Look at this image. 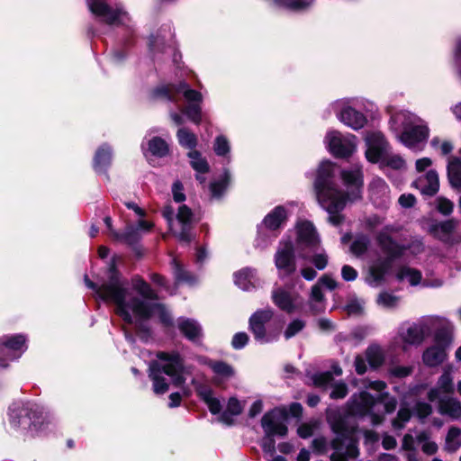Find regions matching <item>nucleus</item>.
Wrapping results in <instances>:
<instances>
[{
	"instance_id": "1",
	"label": "nucleus",
	"mask_w": 461,
	"mask_h": 461,
	"mask_svg": "<svg viewBox=\"0 0 461 461\" xmlns=\"http://www.w3.org/2000/svg\"><path fill=\"white\" fill-rule=\"evenodd\" d=\"M86 285L95 291L99 298L115 304V312L122 321L133 326L142 339L149 336V328L145 321L154 315H158L165 324L171 323L170 315L164 306L154 302L157 299L155 292L149 285L140 277L132 279L131 290L127 283L122 280L114 267L109 270V281L97 286L87 276H85Z\"/></svg>"
},
{
	"instance_id": "2",
	"label": "nucleus",
	"mask_w": 461,
	"mask_h": 461,
	"mask_svg": "<svg viewBox=\"0 0 461 461\" xmlns=\"http://www.w3.org/2000/svg\"><path fill=\"white\" fill-rule=\"evenodd\" d=\"M334 171L335 164L329 160H324L319 165L313 183L318 202H354L358 199L363 185L361 169L354 168L341 172L347 192L338 188L333 182Z\"/></svg>"
},
{
	"instance_id": "3",
	"label": "nucleus",
	"mask_w": 461,
	"mask_h": 461,
	"mask_svg": "<svg viewBox=\"0 0 461 461\" xmlns=\"http://www.w3.org/2000/svg\"><path fill=\"white\" fill-rule=\"evenodd\" d=\"M158 359L149 365V377L152 380L153 391L156 394H164L168 390V380L175 386H182L185 383V367L182 358L177 353L159 352Z\"/></svg>"
},
{
	"instance_id": "4",
	"label": "nucleus",
	"mask_w": 461,
	"mask_h": 461,
	"mask_svg": "<svg viewBox=\"0 0 461 461\" xmlns=\"http://www.w3.org/2000/svg\"><path fill=\"white\" fill-rule=\"evenodd\" d=\"M391 120L401 130L398 139L405 147L422 149L429 137V128L420 117L408 111H400Z\"/></svg>"
},
{
	"instance_id": "5",
	"label": "nucleus",
	"mask_w": 461,
	"mask_h": 461,
	"mask_svg": "<svg viewBox=\"0 0 461 461\" xmlns=\"http://www.w3.org/2000/svg\"><path fill=\"white\" fill-rule=\"evenodd\" d=\"M182 94L188 104L182 109L187 118L195 124L202 120L201 103L203 95L200 92L191 89L185 82H180L177 86L167 85L156 88L153 91V97L163 99L168 102H177L176 95Z\"/></svg>"
},
{
	"instance_id": "6",
	"label": "nucleus",
	"mask_w": 461,
	"mask_h": 461,
	"mask_svg": "<svg viewBox=\"0 0 461 461\" xmlns=\"http://www.w3.org/2000/svg\"><path fill=\"white\" fill-rule=\"evenodd\" d=\"M378 403L384 405L386 413L393 412L397 406V401L394 397L390 396L388 393H380L376 397L371 395L366 391L359 393H355L350 398L348 405V412L354 416H366L371 417V421L374 424H379L383 420L380 414L375 413V408Z\"/></svg>"
},
{
	"instance_id": "7",
	"label": "nucleus",
	"mask_w": 461,
	"mask_h": 461,
	"mask_svg": "<svg viewBox=\"0 0 461 461\" xmlns=\"http://www.w3.org/2000/svg\"><path fill=\"white\" fill-rule=\"evenodd\" d=\"M378 240L383 250L387 254V258L378 259L369 267L366 281L374 287L380 285L384 282L385 275L392 267L393 261L402 257L406 250L405 247L398 245L385 234H380Z\"/></svg>"
},
{
	"instance_id": "8",
	"label": "nucleus",
	"mask_w": 461,
	"mask_h": 461,
	"mask_svg": "<svg viewBox=\"0 0 461 461\" xmlns=\"http://www.w3.org/2000/svg\"><path fill=\"white\" fill-rule=\"evenodd\" d=\"M443 321L440 316H425L411 324H403L399 328L397 339L402 348L407 350L411 346H419L430 334L437 324Z\"/></svg>"
},
{
	"instance_id": "9",
	"label": "nucleus",
	"mask_w": 461,
	"mask_h": 461,
	"mask_svg": "<svg viewBox=\"0 0 461 461\" xmlns=\"http://www.w3.org/2000/svg\"><path fill=\"white\" fill-rule=\"evenodd\" d=\"M328 421L332 430L338 434V438L331 442L334 452L330 456V461H348L350 458H356L359 454L356 443L348 441L344 447L341 442L346 433V427L343 420L340 418L337 419L335 414L329 413Z\"/></svg>"
},
{
	"instance_id": "10",
	"label": "nucleus",
	"mask_w": 461,
	"mask_h": 461,
	"mask_svg": "<svg viewBox=\"0 0 461 461\" xmlns=\"http://www.w3.org/2000/svg\"><path fill=\"white\" fill-rule=\"evenodd\" d=\"M163 214L167 220L170 230L181 241L189 242L192 239L190 226L193 221V212L185 203L177 209L175 215L174 210L170 206H166Z\"/></svg>"
},
{
	"instance_id": "11",
	"label": "nucleus",
	"mask_w": 461,
	"mask_h": 461,
	"mask_svg": "<svg viewBox=\"0 0 461 461\" xmlns=\"http://www.w3.org/2000/svg\"><path fill=\"white\" fill-rule=\"evenodd\" d=\"M352 101L351 99H339L331 104V108L340 122L354 131H358L366 126L367 118L352 106Z\"/></svg>"
},
{
	"instance_id": "12",
	"label": "nucleus",
	"mask_w": 461,
	"mask_h": 461,
	"mask_svg": "<svg viewBox=\"0 0 461 461\" xmlns=\"http://www.w3.org/2000/svg\"><path fill=\"white\" fill-rule=\"evenodd\" d=\"M90 12L110 25L127 24L130 17L121 5L111 8L104 0H86Z\"/></svg>"
},
{
	"instance_id": "13",
	"label": "nucleus",
	"mask_w": 461,
	"mask_h": 461,
	"mask_svg": "<svg viewBox=\"0 0 461 461\" xmlns=\"http://www.w3.org/2000/svg\"><path fill=\"white\" fill-rule=\"evenodd\" d=\"M286 420L287 411L285 408H275L267 411L261 420L265 435L267 437H285L287 434Z\"/></svg>"
},
{
	"instance_id": "14",
	"label": "nucleus",
	"mask_w": 461,
	"mask_h": 461,
	"mask_svg": "<svg viewBox=\"0 0 461 461\" xmlns=\"http://www.w3.org/2000/svg\"><path fill=\"white\" fill-rule=\"evenodd\" d=\"M356 137L348 135L343 137L337 131H330L325 137V143L329 151L337 158L349 157L356 149Z\"/></svg>"
},
{
	"instance_id": "15",
	"label": "nucleus",
	"mask_w": 461,
	"mask_h": 461,
	"mask_svg": "<svg viewBox=\"0 0 461 461\" xmlns=\"http://www.w3.org/2000/svg\"><path fill=\"white\" fill-rule=\"evenodd\" d=\"M26 339L18 334L5 337L0 341V366H6L7 361L19 358L26 350Z\"/></svg>"
},
{
	"instance_id": "16",
	"label": "nucleus",
	"mask_w": 461,
	"mask_h": 461,
	"mask_svg": "<svg viewBox=\"0 0 461 461\" xmlns=\"http://www.w3.org/2000/svg\"><path fill=\"white\" fill-rule=\"evenodd\" d=\"M365 141L366 158L371 163H377L391 149L384 136L379 131L367 133Z\"/></svg>"
},
{
	"instance_id": "17",
	"label": "nucleus",
	"mask_w": 461,
	"mask_h": 461,
	"mask_svg": "<svg viewBox=\"0 0 461 461\" xmlns=\"http://www.w3.org/2000/svg\"><path fill=\"white\" fill-rule=\"evenodd\" d=\"M273 315L274 312L271 309H266L256 312L249 318V328L257 340L262 343L270 341L266 334L265 324L272 319Z\"/></svg>"
},
{
	"instance_id": "18",
	"label": "nucleus",
	"mask_w": 461,
	"mask_h": 461,
	"mask_svg": "<svg viewBox=\"0 0 461 461\" xmlns=\"http://www.w3.org/2000/svg\"><path fill=\"white\" fill-rule=\"evenodd\" d=\"M276 268L284 275H289L295 271L294 259V246L292 241H286L278 249L275 257Z\"/></svg>"
},
{
	"instance_id": "19",
	"label": "nucleus",
	"mask_w": 461,
	"mask_h": 461,
	"mask_svg": "<svg viewBox=\"0 0 461 461\" xmlns=\"http://www.w3.org/2000/svg\"><path fill=\"white\" fill-rule=\"evenodd\" d=\"M272 300L274 303L282 311L293 312L302 305L301 297L288 292L285 288H276L272 292Z\"/></svg>"
},
{
	"instance_id": "20",
	"label": "nucleus",
	"mask_w": 461,
	"mask_h": 461,
	"mask_svg": "<svg viewBox=\"0 0 461 461\" xmlns=\"http://www.w3.org/2000/svg\"><path fill=\"white\" fill-rule=\"evenodd\" d=\"M297 242L311 249L320 245V237L312 222L303 221L297 223Z\"/></svg>"
},
{
	"instance_id": "21",
	"label": "nucleus",
	"mask_w": 461,
	"mask_h": 461,
	"mask_svg": "<svg viewBox=\"0 0 461 461\" xmlns=\"http://www.w3.org/2000/svg\"><path fill=\"white\" fill-rule=\"evenodd\" d=\"M413 185L425 196L434 195L439 188L438 175L435 170H429L424 176L419 177Z\"/></svg>"
},
{
	"instance_id": "22",
	"label": "nucleus",
	"mask_w": 461,
	"mask_h": 461,
	"mask_svg": "<svg viewBox=\"0 0 461 461\" xmlns=\"http://www.w3.org/2000/svg\"><path fill=\"white\" fill-rule=\"evenodd\" d=\"M30 408L28 404L14 402L9 407V423L12 428L17 429L20 426L30 424L32 417L30 416Z\"/></svg>"
},
{
	"instance_id": "23",
	"label": "nucleus",
	"mask_w": 461,
	"mask_h": 461,
	"mask_svg": "<svg viewBox=\"0 0 461 461\" xmlns=\"http://www.w3.org/2000/svg\"><path fill=\"white\" fill-rule=\"evenodd\" d=\"M333 377L330 372L321 373L315 375L314 384L318 386L331 385L330 397L333 399L344 398L348 393V387L345 383L332 384Z\"/></svg>"
},
{
	"instance_id": "24",
	"label": "nucleus",
	"mask_w": 461,
	"mask_h": 461,
	"mask_svg": "<svg viewBox=\"0 0 461 461\" xmlns=\"http://www.w3.org/2000/svg\"><path fill=\"white\" fill-rule=\"evenodd\" d=\"M452 372V366H448L444 369L442 375L438 380L437 387L431 388L428 393L429 402H435L438 398L439 392L449 393L454 391Z\"/></svg>"
},
{
	"instance_id": "25",
	"label": "nucleus",
	"mask_w": 461,
	"mask_h": 461,
	"mask_svg": "<svg viewBox=\"0 0 461 461\" xmlns=\"http://www.w3.org/2000/svg\"><path fill=\"white\" fill-rule=\"evenodd\" d=\"M438 399V411L439 414L447 416L454 420L461 419V402L458 399L452 396Z\"/></svg>"
},
{
	"instance_id": "26",
	"label": "nucleus",
	"mask_w": 461,
	"mask_h": 461,
	"mask_svg": "<svg viewBox=\"0 0 461 461\" xmlns=\"http://www.w3.org/2000/svg\"><path fill=\"white\" fill-rule=\"evenodd\" d=\"M141 149L146 157L149 155L164 158L169 154L168 143L160 137H152L147 142H142Z\"/></svg>"
},
{
	"instance_id": "27",
	"label": "nucleus",
	"mask_w": 461,
	"mask_h": 461,
	"mask_svg": "<svg viewBox=\"0 0 461 461\" xmlns=\"http://www.w3.org/2000/svg\"><path fill=\"white\" fill-rule=\"evenodd\" d=\"M235 285L244 291H249L256 288L258 285V279L256 276V270L246 267L234 274Z\"/></svg>"
},
{
	"instance_id": "28",
	"label": "nucleus",
	"mask_w": 461,
	"mask_h": 461,
	"mask_svg": "<svg viewBox=\"0 0 461 461\" xmlns=\"http://www.w3.org/2000/svg\"><path fill=\"white\" fill-rule=\"evenodd\" d=\"M287 217L288 212L285 208L282 205H278L265 216L262 226L268 230H276L286 221Z\"/></svg>"
},
{
	"instance_id": "29",
	"label": "nucleus",
	"mask_w": 461,
	"mask_h": 461,
	"mask_svg": "<svg viewBox=\"0 0 461 461\" xmlns=\"http://www.w3.org/2000/svg\"><path fill=\"white\" fill-rule=\"evenodd\" d=\"M177 327L184 336L189 340L196 342L202 338V328L195 320L179 318L177 321Z\"/></svg>"
},
{
	"instance_id": "30",
	"label": "nucleus",
	"mask_w": 461,
	"mask_h": 461,
	"mask_svg": "<svg viewBox=\"0 0 461 461\" xmlns=\"http://www.w3.org/2000/svg\"><path fill=\"white\" fill-rule=\"evenodd\" d=\"M187 156L190 159L192 168L196 172V179L201 184H203L205 182V177L203 175L208 173L210 170L206 158L197 150L189 151Z\"/></svg>"
},
{
	"instance_id": "31",
	"label": "nucleus",
	"mask_w": 461,
	"mask_h": 461,
	"mask_svg": "<svg viewBox=\"0 0 461 461\" xmlns=\"http://www.w3.org/2000/svg\"><path fill=\"white\" fill-rule=\"evenodd\" d=\"M377 163L380 164V167L384 171L391 169L403 172L406 170V162L403 158L399 154L393 153L391 149Z\"/></svg>"
},
{
	"instance_id": "32",
	"label": "nucleus",
	"mask_w": 461,
	"mask_h": 461,
	"mask_svg": "<svg viewBox=\"0 0 461 461\" xmlns=\"http://www.w3.org/2000/svg\"><path fill=\"white\" fill-rule=\"evenodd\" d=\"M440 318L443 321L437 324L434 328L438 329L435 333V340L437 342V346H441L446 349V348L452 342L453 325L446 318Z\"/></svg>"
},
{
	"instance_id": "33",
	"label": "nucleus",
	"mask_w": 461,
	"mask_h": 461,
	"mask_svg": "<svg viewBox=\"0 0 461 461\" xmlns=\"http://www.w3.org/2000/svg\"><path fill=\"white\" fill-rule=\"evenodd\" d=\"M112 161V149L107 145H102L95 152L94 168L96 173H105Z\"/></svg>"
},
{
	"instance_id": "34",
	"label": "nucleus",
	"mask_w": 461,
	"mask_h": 461,
	"mask_svg": "<svg viewBox=\"0 0 461 461\" xmlns=\"http://www.w3.org/2000/svg\"><path fill=\"white\" fill-rule=\"evenodd\" d=\"M447 357L446 349L441 346H431L422 355L423 363L428 366H437Z\"/></svg>"
},
{
	"instance_id": "35",
	"label": "nucleus",
	"mask_w": 461,
	"mask_h": 461,
	"mask_svg": "<svg viewBox=\"0 0 461 461\" xmlns=\"http://www.w3.org/2000/svg\"><path fill=\"white\" fill-rule=\"evenodd\" d=\"M200 362L207 365L219 379L226 380L234 375V369L225 362L212 361L206 358H200Z\"/></svg>"
},
{
	"instance_id": "36",
	"label": "nucleus",
	"mask_w": 461,
	"mask_h": 461,
	"mask_svg": "<svg viewBox=\"0 0 461 461\" xmlns=\"http://www.w3.org/2000/svg\"><path fill=\"white\" fill-rule=\"evenodd\" d=\"M395 277L399 282L406 281L411 285L416 286L421 284L422 275L418 269L403 266L397 269Z\"/></svg>"
},
{
	"instance_id": "37",
	"label": "nucleus",
	"mask_w": 461,
	"mask_h": 461,
	"mask_svg": "<svg viewBox=\"0 0 461 461\" xmlns=\"http://www.w3.org/2000/svg\"><path fill=\"white\" fill-rule=\"evenodd\" d=\"M447 176L450 185L461 190V158H452L447 164Z\"/></svg>"
},
{
	"instance_id": "38",
	"label": "nucleus",
	"mask_w": 461,
	"mask_h": 461,
	"mask_svg": "<svg viewBox=\"0 0 461 461\" xmlns=\"http://www.w3.org/2000/svg\"><path fill=\"white\" fill-rule=\"evenodd\" d=\"M197 393L202 400L207 404L210 411L212 414H219L221 411V403L220 400L213 396V393L211 388L207 386H199Z\"/></svg>"
},
{
	"instance_id": "39",
	"label": "nucleus",
	"mask_w": 461,
	"mask_h": 461,
	"mask_svg": "<svg viewBox=\"0 0 461 461\" xmlns=\"http://www.w3.org/2000/svg\"><path fill=\"white\" fill-rule=\"evenodd\" d=\"M456 222L454 220H448L440 223L433 224L429 231L438 239L443 241H448L450 235L456 229Z\"/></svg>"
},
{
	"instance_id": "40",
	"label": "nucleus",
	"mask_w": 461,
	"mask_h": 461,
	"mask_svg": "<svg viewBox=\"0 0 461 461\" xmlns=\"http://www.w3.org/2000/svg\"><path fill=\"white\" fill-rule=\"evenodd\" d=\"M461 447V429L456 426L448 429L445 438L444 449L447 452L454 453Z\"/></svg>"
},
{
	"instance_id": "41",
	"label": "nucleus",
	"mask_w": 461,
	"mask_h": 461,
	"mask_svg": "<svg viewBox=\"0 0 461 461\" xmlns=\"http://www.w3.org/2000/svg\"><path fill=\"white\" fill-rule=\"evenodd\" d=\"M368 192L371 199H385L388 198L389 187L384 179L375 177L369 184Z\"/></svg>"
},
{
	"instance_id": "42",
	"label": "nucleus",
	"mask_w": 461,
	"mask_h": 461,
	"mask_svg": "<svg viewBox=\"0 0 461 461\" xmlns=\"http://www.w3.org/2000/svg\"><path fill=\"white\" fill-rule=\"evenodd\" d=\"M231 176L228 169H224L221 177L219 180L213 181L210 184V191L213 198H220L226 191L230 184Z\"/></svg>"
},
{
	"instance_id": "43",
	"label": "nucleus",
	"mask_w": 461,
	"mask_h": 461,
	"mask_svg": "<svg viewBox=\"0 0 461 461\" xmlns=\"http://www.w3.org/2000/svg\"><path fill=\"white\" fill-rule=\"evenodd\" d=\"M366 357L368 365L373 368H377L384 361V354L382 348L378 345H370L366 350Z\"/></svg>"
},
{
	"instance_id": "44",
	"label": "nucleus",
	"mask_w": 461,
	"mask_h": 461,
	"mask_svg": "<svg viewBox=\"0 0 461 461\" xmlns=\"http://www.w3.org/2000/svg\"><path fill=\"white\" fill-rule=\"evenodd\" d=\"M213 151L218 157L230 161V143L224 135H218L213 141Z\"/></svg>"
},
{
	"instance_id": "45",
	"label": "nucleus",
	"mask_w": 461,
	"mask_h": 461,
	"mask_svg": "<svg viewBox=\"0 0 461 461\" xmlns=\"http://www.w3.org/2000/svg\"><path fill=\"white\" fill-rule=\"evenodd\" d=\"M243 410L242 403L235 397L229 399L226 410L221 416V421L230 424L231 422V416H237L241 413Z\"/></svg>"
},
{
	"instance_id": "46",
	"label": "nucleus",
	"mask_w": 461,
	"mask_h": 461,
	"mask_svg": "<svg viewBox=\"0 0 461 461\" xmlns=\"http://www.w3.org/2000/svg\"><path fill=\"white\" fill-rule=\"evenodd\" d=\"M401 298L392 293L382 292L379 294L376 303L379 306L385 309H394L400 303Z\"/></svg>"
},
{
	"instance_id": "47",
	"label": "nucleus",
	"mask_w": 461,
	"mask_h": 461,
	"mask_svg": "<svg viewBox=\"0 0 461 461\" xmlns=\"http://www.w3.org/2000/svg\"><path fill=\"white\" fill-rule=\"evenodd\" d=\"M176 136L182 147L195 150L194 148L197 145V138L194 133L182 128L178 130Z\"/></svg>"
},
{
	"instance_id": "48",
	"label": "nucleus",
	"mask_w": 461,
	"mask_h": 461,
	"mask_svg": "<svg viewBox=\"0 0 461 461\" xmlns=\"http://www.w3.org/2000/svg\"><path fill=\"white\" fill-rule=\"evenodd\" d=\"M327 206L324 209L329 213V221L333 225H339L343 217L340 214V212L344 209L345 203H326Z\"/></svg>"
},
{
	"instance_id": "49",
	"label": "nucleus",
	"mask_w": 461,
	"mask_h": 461,
	"mask_svg": "<svg viewBox=\"0 0 461 461\" xmlns=\"http://www.w3.org/2000/svg\"><path fill=\"white\" fill-rule=\"evenodd\" d=\"M276 5L293 11L307 9L313 0H273Z\"/></svg>"
},
{
	"instance_id": "50",
	"label": "nucleus",
	"mask_w": 461,
	"mask_h": 461,
	"mask_svg": "<svg viewBox=\"0 0 461 461\" xmlns=\"http://www.w3.org/2000/svg\"><path fill=\"white\" fill-rule=\"evenodd\" d=\"M322 302L323 294L321 292V287L318 284H316L315 285L312 286L310 296V303L312 311H314L315 312H321L323 310Z\"/></svg>"
},
{
	"instance_id": "51",
	"label": "nucleus",
	"mask_w": 461,
	"mask_h": 461,
	"mask_svg": "<svg viewBox=\"0 0 461 461\" xmlns=\"http://www.w3.org/2000/svg\"><path fill=\"white\" fill-rule=\"evenodd\" d=\"M411 417V412L410 409L402 407L397 413V417L392 422L393 427L395 429H402L410 420Z\"/></svg>"
},
{
	"instance_id": "52",
	"label": "nucleus",
	"mask_w": 461,
	"mask_h": 461,
	"mask_svg": "<svg viewBox=\"0 0 461 461\" xmlns=\"http://www.w3.org/2000/svg\"><path fill=\"white\" fill-rule=\"evenodd\" d=\"M276 238V235H272L262 229V226L258 228V235L255 240V246L258 248H267Z\"/></svg>"
},
{
	"instance_id": "53",
	"label": "nucleus",
	"mask_w": 461,
	"mask_h": 461,
	"mask_svg": "<svg viewBox=\"0 0 461 461\" xmlns=\"http://www.w3.org/2000/svg\"><path fill=\"white\" fill-rule=\"evenodd\" d=\"M305 327V322L300 319L292 321L286 327L284 335L286 339H289L298 334Z\"/></svg>"
},
{
	"instance_id": "54",
	"label": "nucleus",
	"mask_w": 461,
	"mask_h": 461,
	"mask_svg": "<svg viewBox=\"0 0 461 461\" xmlns=\"http://www.w3.org/2000/svg\"><path fill=\"white\" fill-rule=\"evenodd\" d=\"M413 411L418 419L423 421L432 413V406L425 402H418L413 408Z\"/></svg>"
},
{
	"instance_id": "55",
	"label": "nucleus",
	"mask_w": 461,
	"mask_h": 461,
	"mask_svg": "<svg viewBox=\"0 0 461 461\" xmlns=\"http://www.w3.org/2000/svg\"><path fill=\"white\" fill-rule=\"evenodd\" d=\"M369 240L366 237L361 236L356 239L351 245V251L356 256H360L366 250Z\"/></svg>"
},
{
	"instance_id": "56",
	"label": "nucleus",
	"mask_w": 461,
	"mask_h": 461,
	"mask_svg": "<svg viewBox=\"0 0 461 461\" xmlns=\"http://www.w3.org/2000/svg\"><path fill=\"white\" fill-rule=\"evenodd\" d=\"M172 267L176 282H192V278L189 277L188 274L183 269L176 258L172 260Z\"/></svg>"
},
{
	"instance_id": "57",
	"label": "nucleus",
	"mask_w": 461,
	"mask_h": 461,
	"mask_svg": "<svg viewBox=\"0 0 461 461\" xmlns=\"http://www.w3.org/2000/svg\"><path fill=\"white\" fill-rule=\"evenodd\" d=\"M311 261L317 269L323 270L328 265L329 257L324 250H321V252L314 253L311 258Z\"/></svg>"
},
{
	"instance_id": "58",
	"label": "nucleus",
	"mask_w": 461,
	"mask_h": 461,
	"mask_svg": "<svg viewBox=\"0 0 461 461\" xmlns=\"http://www.w3.org/2000/svg\"><path fill=\"white\" fill-rule=\"evenodd\" d=\"M317 425V421L302 424L301 426H299L297 433L302 438H310L313 434V431L316 429Z\"/></svg>"
},
{
	"instance_id": "59",
	"label": "nucleus",
	"mask_w": 461,
	"mask_h": 461,
	"mask_svg": "<svg viewBox=\"0 0 461 461\" xmlns=\"http://www.w3.org/2000/svg\"><path fill=\"white\" fill-rule=\"evenodd\" d=\"M172 194L175 202H185V194L184 193V186L180 181L174 182L172 185Z\"/></svg>"
},
{
	"instance_id": "60",
	"label": "nucleus",
	"mask_w": 461,
	"mask_h": 461,
	"mask_svg": "<svg viewBox=\"0 0 461 461\" xmlns=\"http://www.w3.org/2000/svg\"><path fill=\"white\" fill-rule=\"evenodd\" d=\"M249 341V336L245 332H238L233 336L232 347L236 349H240L246 346Z\"/></svg>"
},
{
	"instance_id": "61",
	"label": "nucleus",
	"mask_w": 461,
	"mask_h": 461,
	"mask_svg": "<svg viewBox=\"0 0 461 461\" xmlns=\"http://www.w3.org/2000/svg\"><path fill=\"white\" fill-rule=\"evenodd\" d=\"M312 447L318 454H323L327 451L328 442L323 437L315 438L312 442Z\"/></svg>"
},
{
	"instance_id": "62",
	"label": "nucleus",
	"mask_w": 461,
	"mask_h": 461,
	"mask_svg": "<svg viewBox=\"0 0 461 461\" xmlns=\"http://www.w3.org/2000/svg\"><path fill=\"white\" fill-rule=\"evenodd\" d=\"M411 366H396L390 369V374L395 377H405L411 374Z\"/></svg>"
},
{
	"instance_id": "63",
	"label": "nucleus",
	"mask_w": 461,
	"mask_h": 461,
	"mask_svg": "<svg viewBox=\"0 0 461 461\" xmlns=\"http://www.w3.org/2000/svg\"><path fill=\"white\" fill-rule=\"evenodd\" d=\"M341 276L345 281H354L357 277V272L352 267L345 265L341 269Z\"/></svg>"
},
{
	"instance_id": "64",
	"label": "nucleus",
	"mask_w": 461,
	"mask_h": 461,
	"mask_svg": "<svg viewBox=\"0 0 461 461\" xmlns=\"http://www.w3.org/2000/svg\"><path fill=\"white\" fill-rule=\"evenodd\" d=\"M321 287L324 286L329 290H334L337 287V282L330 276L324 275L322 276L318 283Z\"/></svg>"
}]
</instances>
